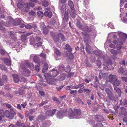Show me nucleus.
Returning <instances> with one entry per match:
<instances>
[{"mask_svg": "<svg viewBox=\"0 0 127 127\" xmlns=\"http://www.w3.org/2000/svg\"><path fill=\"white\" fill-rule=\"evenodd\" d=\"M68 114V118L70 119L76 118L81 114L80 110L79 109H74L73 111L72 109H69Z\"/></svg>", "mask_w": 127, "mask_h": 127, "instance_id": "f257e3e1", "label": "nucleus"}, {"mask_svg": "<svg viewBox=\"0 0 127 127\" xmlns=\"http://www.w3.org/2000/svg\"><path fill=\"white\" fill-rule=\"evenodd\" d=\"M67 7L65 5H63L61 9V12L62 14L64 13V12L65 11L63 18V21L64 22H67L68 19V10H66Z\"/></svg>", "mask_w": 127, "mask_h": 127, "instance_id": "f03ea898", "label": "nucleus"}, {"mask_svg": "<svg viewBox=\"0 0 127 127\" xmlns=\"http://www.w3.org/2000/svg\"><path fill=\"white\" fill-rule=\"evenodd\" d=\"M16 114L15 112L13 110H11L10 111L6 110L4 112V115L7 118L12 119Z\"/></svg>", "mask_w": 127, "mask_h": 127, "instance_id": "7ed1b4c3", "label": "nucleus"}, {"mask_svg": "<svg viewBox=\"0 0 127 127\" xmlns=\"http://www.w3.org/2000/svg\"><path fill=\"white\" fill-rule=\"evenodd\" d=\"M20 67L23 69V71L21 72L22 74L26 77L29 76L30 73L29 70L26 68H25L24 65L23 66L21 64L20 65Z\"/></svg>", "mask_w": 127, "mask_h": 127, "instance_id": "20e7f679", "label": "nucleus"}, {"mask_svg": "<svg viewBox=\"0 0 127 127\" xmlns=\"http://www.w3.org/2000/svg\"><path fill=\"white\" fill-rule=\"evenodd\" d=\"M112 63L109 59H108L106 60H104L103 62V65L104 68L105 69H107L109 66L112 65Z\"/></svg>", "mask_w": 127, "mask_h": 127, "instance_id": "39448f33", "label": "nucleus"}, {"mask_svg": "<svg viewBox=\"0 0 127 127\" xmlns=\"http://www.w3.org/2000/svg\"><path fill=\"white\" fill-rule=\"evenodd\" d=\"M77 26L81 30L83 31H89V27L87 26H82L80 23L79 22H77Z\"/></svg>", "mask_w": 127, "mask_h": 127, "instance_id": "423d86ee", "label": "nucleus"}, {"mask_svg": "<svg viewBox=\"0 0 127 127\" xmlns=\"http://www.w3.org/2000/svg\"><path fill=\"white\" fill-rule=\"evenodd\" d=\"M119 35L120 38L118 39H121L120 41H122L123 42H124L126 41V39L127 38V35L123 32H120L119 34Z\"/></svg>", "mask_w": 127, "mask_h": 127, "instance_id": "0eeeda50", "label": "nucleus"}, {"mask_svg": "<svg viewBox=\"0 0 127 127\" xmlns=\"http://www.w3.org/2000/svg\"><path fill=\"white\" fill-rule=\"evenodd\" d=\"M46 119L47 117L46 116L41 114L38 117L37 121L39 122H41Z\"/></svg>", "mask_w": 127, "mask_h": 127, "instance_id": "6e6552de", "label": "nucleus"}, {"mask_svg": "<svg viewBox=\"0 0 127 127\" xmlns=\"http://www.w3.org/2000/svg\"><path fill=\"white\" fill-rule=\"evenodd\" d=\"M109 81L110 82H113L117 79V78L116 75L111 74L109 76Z\"/></svg>", "mask_w": 127, "mask_h": 127, "instance_id": "1a4fd4ad", "label": "nucleus"}, {"mask_svg": "<svg viewBox=\"0 0 127 127\" xmlns=\"http://www.w3.org/2000/svg\"><path fill=\"white\" fill-rule=\"evenodd\" d=\"M51 24L54 26L56 28H57L59 27V22L58 20H53L50 21Z\"/></svg>", "mask_w": 127, "mask_h": 127, "instance_id": "9d476101", "label": "nucleus"}, {"mask_svg": "<svg viewBox=\"0 0 127 127\" xmlns=\"http://www.w3.org/2000/svg\"><path fill=\"white\" fill-rule=\"evenodd\" d=\"M56 109H53L51 110L47 111L46 113V116H52L54 115L56 112Z\"/></svg>", "mask_w": 127, "mask_h": 127, "instance_id": "9b49d317", "label": "nucleus"}, {"mask_svg": "<svg viewBox=\"0 0 127 127\" xmlns=\"http://www.w3.org/2000/svg\"><path fill=\"white\" fill-rule=\"evenodd\" d=\"M58 74V72L56 70L53 69L50 72L51 77H54L57 76Z\"/></svg>", "mask_w": 127, "mask_h": 127, "instance_id": "f8f14e48", "label": "nucleus"}, {"mask_svg": "<svg viewBox=\"0 0 127 127\" xmlns=\"http://www.w3.org/2000/svg\"><path fill=\"white\" fill-rule=\"evenodd\" d=\"M64 113L62 111H58L57 114V118L59 119L62 118L64 115Z\"/></svg>", "mask_w": 127, "mask_h": 127, "instance_id": "ddd939ff", "label": "nucleus"}, {"mask_svg": "<svg viewBox=\"0 0 127 127\" xmlns=\"http://www.w3.org/2000/svg\"><path fill=\"white\" fill-rule=\"evenodd\" d=\"M41 24L43 25V28H44L43 32L44 34H47L48 32V29L50 28V27L49 26H48L47 27H45V26L44 25V23H41Z\"/></svg>", "mask_w": 127, "mask_h": 127, "instance_id": "4468645a", "label": "nucleus"}, {"mask_svg": "<svg viewBox=\"0 0 127 127\" xmlns=\"http://www.w3.org/2000/svg\"><path fill=\"white\" fill-rule=\"evenodd\" d=\"M121 39H118V43L117 44V48L119 49H120L122 48V45H123V42L122 41H121Z\"/></svg>", "mask_w": 127, "mask_h": 127, "instance_id": "2eb2a0df", "label": "nucleus"}, {"mask_svg": "<svg viewBox=\"0 0 127 127\" xmlns=\"http://www.w3.org/2000/svg\"><path fill=\"white\" fill-rule=\"evenodd\" d=\"M30 69L33 70L34 69V66L32 63L29 62H27L25 64Z\"/></svg>", "mask_w": 127, "mask_h": 127, "instance_id": "dca6fc26", "label": "nucleus"}, {"mask_svg": "<svg viewBox=\"0 0 127 127\" xmlns=\"http://www.w3.org/2000/svg\"><path fill=\"white\" fill-rule=\"evenodd\" d=\"M106 92L108 95V96L110 98H111L112 96V93L108 88H106L105 89Z\"/></svg>", "mask_w": 127, "mask_h": 127, "instance_id": "f3484780", "label": "nucleus"}, {"mask_svg": "<svg viewBox=\"0 0 127 127\" xmlns=\"http://www.w3.org/2000/svg\"><path fill=\"white\" fill-rule=\"evenodd\" d=\"M44 15L46 17H48L49 18H51L52 15V12L50 11H46L44 13Z\"/></svg>", "mask_w": 127, "mask_h": 127, "instance_id": "a211bd4d", "label": "nucleus"}, {"mask_svg": "<svg viewBox=\"0 0 127 127\" xmlns=\"http://www.w3.org/2000/svg\"><path fill=\"white\" fill-rule=\"evenodd\" d=\"M13 77L14 81L15 83L18 82L19 81L20 79L18 75L17 74L13 75Z\"/></svg>", "mask_w": 127, "mask_h": 127, "instance_id": "6ab92c4d", "label": "nucleus"}, {"mask_svg": "<svg viewBox=\"0 0 127 127\" xmlns=\"http://www.w3.org/2000/svg\"><path fill=\"white\" fill-rule=\"evenodd\" d=\"M51 35L54 41L56 42H57L59 41V34L54 35V36H53V35L52 34H51Z\"/></svg>", "mask_w": 127, "mask_h": 127, "instance_id": "aec40b11", "label": "nucleus"}, {"mask_svg": "<svg viewBox=\"0 0 127 127\" xmlns=\"http://www.w3.org/2000/svg\"><path fill=\"white\" fill-rule=\"evenodd\" d=\"M70 12L71 16L73 18H74L76 15V14L75 13V12L74 10V9H71Z\"/></svg>", "mask_w": 127, "mask_h": 127, "instance_id": "412c9836", "label": "nucleus"}, {"mask_svg": "<svg viewBox=\"0 0 127 127\" xmlns=\"http://www.w3.org/2000/svg\"><path fill=\"white\" fill-rule=\"evenodd\" d=\"M95 118L98 122H101L104 121L103 118L101 116L97 115L95 117Z\"/></svg>", "mask_w": 127, "mask_h": 127, "instance_id": "4be33fe9", "label": "nucleus"}, {"mask_svg": "<svg viewBox=\"0 0 127 127\" xmlns=\"http://www.w3.org/2000/svg\"><path fill=\"white\" fill-rule=\"evenodd\" d=\"M48 64L45 63L44 64V67L43 68L42 72L43 73L46 72L48 70Z\"/></svg>", "mask_w": 127, "mask_h": 127, "instance_id": "5701e85b", "label": "nucleus"}, {"mask_svg": "<svg viewBox=\"0 0 127 127\" xmlns=\"http://www.w3.org/2000/svg\"><path fill=\"white\" fill-rule=\"evenodd\" d=\"M4 63L8 66L10 65L11 62V61L8 59L6 58L4 59Z\"/></svg>", "mask_w": 127, "mask_h": 127, "instance_id": "b1692460", "label": "nucleus"}, {"mask_svg": "<svg viewBox=\"0 0 127 127\" xmlns=\"http://www.w3.org/2000/svg\"><path fill=\"white\" fill-rule=\"evenodd\" d=\"M120 81L119 80H117V79L116 80L114 81L113 82L112 84L114 86H117L120 85Z\"/></svg>", "mask_w": 127, "mask_h": 127, "instance_id": "393cba45", "label": "nucleus"}, {"mask_svg": "<svg viewBox=\"0 0 127 127\" xmlns=\"http://www.w3.org/2000/svg\"><path fill=\"white\" fill-rule=\"evenodd\" d=\"M114 89L116 92L119 94V97H120L121 94V92L120 88L116 87H114Z\"/></svg>", "mask_w": 127, "mask_h": 127, "instance_id": "a878e982", "label": "nucleus"}, {"mask_svg": "<svg viewBox=\"0 0 127 127\" xmlns=\"http://www.w3.org/2000/svg\"><path fill=\"white\" fill-rule=\"evenodd\" d=\"M92 48L88 44H87L86 46V50L87 51L90 53L91 50Z\"/></svg>", "mask_w": 127, "mask_h": 127, "instance_id": "bb28decb", "label": "nucleus"}, {"mask_svg": "<svg viewBox=\"0 0 127 127\" xmlns=\"http://www.w3.org/2000/svg\"><path fill=\"white\" fill-rule=\"evenodd\" d=\"M25 4L23 2H20L17 4V6L20 9L22 8Z\"/></svg>", "mask_w": 127, "mask_h": 127, "instance_id": "cd10ccee", "label": "nucleus"}, {"mask_svg": "<svg viewBox=\"0 0 127 127\" xmlns=\"http://www.w3.org/2000/svg\"><path fill=\"white\" fill-rule=\"evenodd\" d=\"M42 44V43L41 42H40L38 43H36L34 45V47L36 48L37 49L38 48L41 47Z\"/></svg>", "mask_w": 127, "mask_h": 127, "instance_id": "c85d7f7f", "label": "nucleus"}, {"mask_svg": "<svg viewBox=\"0 0 127 127\" xmlns=\"http://www.w3.org/2000/svg\"><path fill=\"white\" fill-rule=\"evenodd\" d=\"M5 23L2 21L0 22V30H4V28L3 27V25H4Z\"/></svg>", "mask_w": 127, "mask_h": 127, "instance_id": "c756f323", "label": "nucleus"}, {"mask_svg": "<svg viewBox=\"0 0 127 127\" xmlns=\"http://www.w3.org/2000/svg\"><path fill=\"white\" fill-rule=\"evenodd\" d=\"M127 103V102L126 99H124L122 100L120 102V104L121 105H125Z\"/></svg>", "mask_w": 127, "mask_h": 127, "instance_id": "7c9ffc66", "label": "nucleus"}, {"mask_svg": "<svg viewBox=\"0 0 127 127\" xmlns=\"http://www.w3.org/2000/svg\"><path fill=\"white\" fill-rule=\"evenodd\" d=\"M68 5L70 6L71 9H74L73 8L74 5L72 2L71 1H69L68 3Z\"/></svg>", "mask_w": 127, "mask_h": 127, "instance_id": "2f4dec72", "label": "nucleus"}, {"mask_svg": "<svg viewBox=\"0 0 127 127\" xmlns=\"http://www.w3.org/2000/svg\"><path fill=\"white\" fill-rule=\"evenodd\" d=\"M42 5L44 7H46L48 5V2L46 0H44L42 2Z\"/></svg>", "mask_w": 127, "mask_h": 127, "instance_id": "473e14b6", "label": "nucleus"}, {"mask_svg": "<svg viewBox=\"0 0 127 127\" xmlns=\"http://www.w3.org/2000/svg\"><path fill=\"white\" fill-rule=\"evenodd\" d=\"M54 51L55 53L57 56H60L61 54L60 51L56 48L54 49Z\"/></svg>", "mask_w": 127, "mask_h": 127, "instance_id": "72a5a7b5", "label": "nucleus"}, {"mask_svg": "<svg viewBox=\"0 0 127 127\" xmlns=\"http://www.w3.org/2000/svg\"><path fill=\"white\" fill-rule=\"evenodd\" d=\"M26 37L24 34L22 35L21 37V40L23 42L25 41L26 39Z\"/></svg>", "mask_w": 127, "mask_h": 127, "instance_id": "f704fd0d", "label": "nucleus"}, {"mask_svg": "<svg viewBox=\"0 0 127 127\" xmlns=\"http://www.w3.org/2000/svg\"><path fill=\"white\" fill-rule=\"evenodd\" d=\"M29 9L30 8L28 6H26V4L25 7L23 9V10L24 12H27L29 11Z\"/></svg>", "mask_w": 127, "mask_h": 127, "instance_id": "c9c22d12", "label": "nucleus"}, {"mask_svg": "<svg viewBox=\"0 0 127 127\" xmlns=\"http://www.w3.org/2000/svg\"><path fill=\"white\" fill-rule=\"evenodd\" d=\"M37 13L38 16L39 17H43V13L41 11H38Z\"/></svg>", "mask_w": 127, "mask_h": 127, "instance_id": "e433bc0d", "label": "nucleus"}, {"mask_svg": "<svg viewBox=\"0 0 127 127\" xmlns=\"http://www.w3.org/2000/svg\"><path fill=\"white\" fill-rule=\"evenodd\" d=\"M65 48L67 49L68 51H71L72 50V48L68 44H66L65 47Z\"/></svg>", "mask_w": 127, "mask_h": 127, "instance_id": "4c0bfd02", "label": "nucleus"}, {"mask_svg": "<svg viewBox=\"0 0 127 127\" xmlns=\"http://www.w3.org/2000/svg\"><path fill=\"white\" fill-rule=\"evenodd\" d=\"M103 125L100 123H97L93 126V127H103Z\"/></svg>", "mask_w": 127, "mask_h": 127, "instance_id": "58836bf2", "label": "nucleus"}, {"mask_svg": "<svg viewBox=\"0 0 127 127\" xmlns=\"http://www.w3.org/2000/svg\"><path fill=\"white\" fill-rule=\"evenodd\" d=\"M47 81V82L50 85H53L55 84V83L54 82L53 80L50 79L49 81V80H46Z\"/></svg>", "mask_w": 127, "mask_h": 127, "instance_id": "ea45409f", "label": "nucleus"}, {"mask_svg": "<svg viewBox=\"0 0 127 127\" xmlns=\"http://www.w3.org/2000/svg\"><path fill=\"white\" fill-rule=\"evenodd\" d=\"M82 89L83 90L84 92L88 94L90 93L91 91L89 89H85L84 87H83Z\"/></svg>", "mask_w": 127, "mask_h": 127, "instance_id": "a19ab883", "label": "nucleus"}, {"mask_svg": "<svg viewBox=\"0 0 127 127\" xmlns=\"http://www.w3.org/2000/svg\"><path fill=\"white\" fill-rule=\"evenodd\" d=\"M64 69L65 71L66 72H69L70 71V67L68 66H67Z\"/></svg>", "mask_w": 127, "mask_h": 127, "instance_id": "79ce46f5", "label": "nucleus"}, {"mask_svg": "<svg viewBox=\"0 0 127 127\" xmlns=\"http://www.w3.org/2000/svg\"><path fill=\"white\" fill-rule=\"evenodd\" d=\"M34 4L33 3H27L26 4V6H28L30 8V7H33L34 6Z\"/></svg>", "mask_w": 127, "mask_h": 127, "instance_id": "37998d69", "label": "nucleus"}, {"mask_svg": "<svg viewBox=\"0 0 127 127\" xmlns=\"http://www.w3.org/2000/svg\"><path fill=\"white\" fill-rule=\"evenodd\" d=\"M0 68L2 70H4L5 71H6L7 70V68L5 67L4 66L1 65L0 64Z\"/></svg>", "mask_w": 127, "mask_h": 127, "instance_id": "c03bdc74", "label": "nucleus"}, {"mask_svg": "<svg viewBox=\"0 0 127 127\" xmlns=\"http://www.w3.org/2000/svg\"><path fill=\"white\" fill-rule=\"evenodd\" d=\"M21 21L20 20L18 19L16 22L14 24V25L15 26L19 25L21 24Z\"/></svg>", "mask_w": 127, "mask_h": 127, "instance_id": "a18cd8bd", "label": "nucleus"}, {"mask_svg": "<svg viewBox=\"0 0 127 127\" xmlns=\"http://www.w3.org/2000/svg\"><path fill=\"white\" fill-rule=\"evenodd\" d=\"M59 37H60L61 38V40L63 41L64 40V35L61 33L59 34Z\"/></svg>", "mask_w": 127, "mask_h": 127, "instance_id": "49530a36", "label": "nucleus"}, {"mask_svg": "<svg viewBox=\"0 0 127 127\" xmlns=\"http://www.w3.org/2000/svg\"><path fill=\"white\" fill-rule=\"evenodd\" d=\"M103 74L102 72V71L101 70L99 71V78L101 79L103 77Z\"/></svg>", "mask_w": 127, "mask_h": 127, "instance_id": "de8ad7c7", "label": "nucleus"}, {"mask_svg": "<svg viewBox=\"0 0 127 127\" xmlns=\"http://www.w3.org/2000/svg\"><path fill=\"white\" fill-rule=\"evenodd\" d=\"M64 67V65H62L59 67V71H62V70H63Z\"/></svg>", "mask_w": 127, "mask_h": 127, "instance_id": "09e8293b", "label": "nucleus"}, {"mask_svg": "<svg viewBox=\"0 0 127 127\" xmlns=\"http://www.w3.org/2000/svg\"><path fill=\"white\" fill-rule=\"evenodd\" d=\"M39 93L41 96H44L45 95V93L43 91H40L39 92Z\"/></svg>", "mask_w": 127, "mask_h": 127, "instance_id": "8fccbe9b", "label": "nucleus"}, {"mask_svg": "<svg viewBox=\"0 0 127 127\" xmlns=\"http://www.w3.org/2000/svg\"><path fill=\"white\" fill-rule=\"evenodd\" d=\"M2 78V80L3 81V82H5L7 81V77L5 75H3Z\"/></svg>", "mask_w": 127, "mask_h": 127, "instance_id": "3c124183", "label": "nucleus"}, {"mask_svg": "<svg viewBox=\"0 0 127 127\" xmlns=\"http://www.w3.org/2000/svg\"><path fill=\"white\" fill-rule=\"evenodd\" d=\"M124 69L122 67H120L119 70V72L120 73H121V74L123 75V73L124 71Z\"/></svg>", "mask_w": 127, "mask_h": 127, "instance_id": "603ef678", "label": "nucleus"}, {"mask_svg": "<svg viewBox=\"0 0 127 127\" xmlns=\"http://www.w3.org/2000/svg\"><path fill=\"white\" fill-rule=\"evenodd\" d=\"M96 65L99 66L100 67L101 65V63L100 61H97L96 62Z\"/></svg>", "mask_w": 127, "mask_h": 127, "instance_id": "864d4df0", "label": "nucleus"}, {"mask_svg": "<svg viewBox=\"0 0 127 127\" xmlns=\"http://www.w3.org/2000/svg\"><path fill=\"white\" fill-rule=\"evenodd\" d=\"M44 76L45 78H50V77H51L50 73V74H49L47 73H45L44 74Z\"/></svg>", "mask_w": 127, "mask_h": 127, "instance_id": "5fc2aeb1", "label": "nucleus"}, {"mask_svg": "<svg viewBox=\"0 0 127 127\" xmlns=\"http://www.w3.org/2000/svg\"><path fill=\"white\" fill-rule=\"evenodd\" d=\"M4 112L3 110H0V115L2 116V117H4Z\"/></svg>", "mask_w": 127, "mask_h": 127, "instance_id": "6e6d98bb", "label": "nucleus"}, {"mask_svg": "<svg viewBox=\"0 0 127 127\" xmlns=\"http://www.w3.org/2000/svg\"><path fill=\"white\" fill-rule=\"evenodd\" d=\"M71 89H77L78 88H79V87L78 86H77V85H75L74 86H73L72 85H71Z\"/></svg>", "mask_w": 127, "mask_h": 127, "instance_id": "4d7b16f0", "label": "nucleus"}, {"mask_svg": "<svg viewBox=\"0 0 127 127\" xmlns=\"http://www.w3.org/2000/svg\"><path fill=\"white\" fill-rule=\"evenodd\" d=\"M111 52L114 54L115 55L117 54V52L114 50L111 49L110 51Z\"/></svg>", "mask_w": 127, "mask_h": 127, "instance_id": "13d9d810", "label": "nucleus"}, {"mask_svg": "<svg viewBox=\"0 0 127 127\" xmlns=\"http://www.w3.org/2000/svg\"><path fill=\"white\" fill-rule=\"evenodd\" d=\"M84 84L83 83H82L81 84H79L78 85H77V86L79 87L80 89H82L84 85Z\"/></svg>", "mask_w": 127, "mask_h": 127, "instance_id": "bf43d9fd", "label": "nucleus"}, {"mask_svg": "<svg viewBox=\"0 0 127 127\" xmlns=\"http://www.w3.org/2000/svg\"><path fill=\"white\" fill-rule=\"evenodd\" d=\"M29 13L30 15L32 16H34L35 15V12L33 11H31V12H29Z\"/></svg>", "mask_w": 127, "mask_h": 127, "instance_id": "052dcab7", "label": "nucleus"}, {"mask_svg": "<svg viewBox=\"0 0 127 127\" xmlns=\"http://www.w3.org/2000/svg\"><path fill=\"white\" fill-rule=\"evenodd\" d=\"M30 44L31 45H32L33 44H34L35 43V41L33 39H31L30 40Z\"/></svg>", "mask_w": 127, "mask_h": 127, "instance_id": "680f3d73", "label": "nucleus"}, {"mask_svg": "<svg viewBox=\"0 0 127 127\" xmlns=\"http://www.w3.org/2000/svg\"><path fill=\"white\" fill-rule=\"evenodd\" d=\"M33 61L34 62L37 63L38 61L37 57L36 56L34 57L33 58Z\"/></svg>", "mask_w": 127, "mask_h": 127, "instance_id": "e2e57ef3", "label": "nucleus"}, {"mask_svg": "<svg viewBox=\"0 0 127 127\" xmlns=\"http://www.w3.org/2000/svg\"><path fill=\"white\" fill-rule=\"evenodd\" d=\"M35 69L37 71H38L39 70V67L38 65H36L35 67Z\"/></svg>", "mask_w": 127, "mask_h": 127, "instance_id": "0e129e2a", "label": "nucleus"}, {"mask_svg": "<svg viewBox=\"0 0 127 127\" xmlns=\"http://www.w3.org/2000/svg\"><path fill=\"white\" fill-rule=\"evenodd\" d=\"M25 27L27 29H30L32 28V26L28 24L26 25Z\"/></svg>", "mask_w": 127, "mask_h": 127, "instance_id": "69168bd1", "label": "nucleus"}, {"mask_svg": "<svg viewBox=\"0 0 127 127\" xmlns=\"http://www.w3.org/2000/svg\"><path fill=\"white\" fill-rule=\"evenodd\" d=\"M0 53L1 54L3 55L5 53V52L3 50L0 49Z\"/></svg>", "mask_w": 127, "mask_h": 127, "instance_id": "338daca9", "label": "nucleus"}, {"mask_svg": "<svg viewBox=\"0 0 127 127\" xmlns=\"http://www.w3.org/2000/svg\"><path fill=\"white\" fill-rule=\"evenodd\" d=\"M121 79L123 80L124 81L126 82H127V77H121Z\"/></svg>", "mask_w": 127, "mask_h": 127, "instance_id": "774afa93", "label": "nucleus"}]
</instances>
